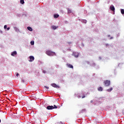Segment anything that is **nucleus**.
Returning <instances> with one entry per match:
<instances>
[{
  "instance_id": "39448f33",
  "label": "nucleus",
  "mask_w": 124,
  "mask_h": 124,
  "mask_svg": "<svg viewBox=\"0 0 124 124\" xmlns=\"http://www.w3.org/2000/svg\"><path fill=\"white\" fill-rule=\"evenodd\" d=\"M51 86L52 87H53L54 88H60V86L57 84H56V83H52L51 84Z\"/></svg>"
},
{
  "instance_id": "a878e982",
  "label": "nucleus",
  "mask_w": 124,
  "mask_h": 124,
  "mask_svg": "<svg viewBox=\"0 0 124 124\" xmlns=\"http://www.w3.org/2000/svg\"><path fill=\"white\" fill-rule=\"evenodd\" d=\"M22 82L24 83V82H25V80H22Z\"/></svg>"
},
{
  "instance_id": "aec40b11",
  "label": "nucleus",
  "mask_w": 124,
  "mask_h": 124,
  "mask_svg": "<svg viewBox=\"0 0 124 124\" xmlns=\"http://www.w3.org/2000/svg\"><path fill=\"white\" fill-rule=\"evenodd\" d=\"M6 28H7V26L4 25V29H6Z\"/></svg>"
},
{
  "instance_id": "412c9836",
  "label": "nucleus",
  "mask_w": 124,
  "mask_h": 124,
  "mask_svg": "<svg viewBox=\"0 0 124 124\" xmlns=\"http://www.w3.org/2000/svg\"><path fill=\"white\" fill-rule=\"evenodd\" d=\"M85 97H86V96L85 95H84L82 97V98H85Z\"/></svg>"
},
{
  "instance_id": "bb28decb",
  "label": "nucleus",
  "mask_w": 124,
  "mask_h": 124,
  "mask_svg": "<svg viewBox=\"0 0 124 124\" xmlns=\"http://www.w3.org/2000/svg\"><path fill=\"white\" fill-rule=\"evenodd\" d=\"M0 123H1V120H0Z\"/></svg>"
},
{
  "instance_id": "423d86ee",
  "label": "nucleus",
  "mask_w": 124,
  "mask_h": 124,
  "mask_svg": "<svg viewBox=\"0 0 124 124\" xmlns=\"http://www.w3.org/2000/svg\"><path fill=\"white\" fill-rule=\"evenodd\" d=\"M73 56H74V57L75 58H78V56H79V54H78V53H76V52H74L73 53Z\"/></svg>"
},
{
  "instance_id": "0eeeda50",
  "label": "nucleus",
  "mask_w": 124,
  "mask_h": 124,
  "mask_svg": "<svg viewBox=\"0 0 124 124\" xmlns=\"http://www.w3.org/2000/svg\"><path fill=\"white\" fill-rule=\"evenodd\" d=\"M17 55V52L14 51L13 52H12L11 53V56H12L13 57H15V55Z\"/></svg>"
},
{
  "instance_id": "4468645a",
  "label": "nucleus",
  "mask_w": 124,
  "mask_h": 124,
  "mask_svg": "<svg viewBox=\"0 0 124 124\" xmlns=\"http://www.w3.org/2000/svg\"><path fill=\"white\" fill-rule=\"evenodd\" d=\"M52 29H53V30H57V26H52L51 27Z\"/></svg>"
},
{
  "instance_id": "c85d7f7f",
  "label": "nucleus",
  "mask_w": 124,
  "mask_h": 124,
  "mask_svg": "<svg viewBox=\"0 0 124 124\" xmlns=\"http://www.w3.org/2000/svg\"><path fill=\"white\" fill-rule=\"evenodd\" d=\"M69 12H71V11H69Z\"/></svg>"
},
{
  "instance_id": "4be33fe9",
  "label": "nucleus",
  "mask_w": 124,
  "mask_h": 124,
  "mask_svg": "<svg viewBox=\"0 0 124 124\" xmlns=\"http://www.w3.org/2000/svg\"><path fill=\"white\" fill-rule=\"evenodd\" d=\"M9 30H10V28L8 27V28H7V31H9Z\"/></svg>"
},
{
  "instance_id": "9d476101",
  "label": "nucleus",
  "mask_w": 124,
  "mask_h": 124,
  "mask_svg": "<svg viewBox=\"0 0 124 124\" xmlns=\"http://www.w3.org/2000/svg\"><path fill=\"white\" fill-rule=\"evenodd\" d=\"M98 91L102 92V91H103V88L102 87H100L98 88Z\"/></svg>"
},
{
  "instance_id": "6e6552de",
  "label": "nucleus",
  "mask_w": 124,
  "mask_h": 124,
  "mask_svg": "<svg viewBox=\"0 0 124 124\" xmlns=\"http://www.w3.org/2000/svg\"><path fill=\"white\" fill-rule=\"evenodd\" d=\"M110 10H111V11H115V7H114V6H111L109 7Z\"/></svg>"
},
{
  "instance_id": "7ed1b4c3",
  "label": "nucleus",
  "mask_w": 124,
  "mask_h": 124,
  "mask_svg": "<svg viewBox=\"0 0 124 124\" xmlns=\"http://www.w3.org/2000/svg\"><path fill=\"white\" fill-rule=\"evenodd\" d=\"M29 62H33V61H34V57L32 56H31L29 57Z\"/></svg>"
},
{
  "instance_id": "20e7f679",
  "label": "nucleus",
  "mask_w": 124,
  "mask_h": 124,
  "mask_svg": "<svg viewBox=\"0 0 124 124\" xmlns=\"http://www.w3.org/2000/svg\"><path fill=\"white\" fill-rule=\"evenodd\" d=\"M54 108V106H49L46 107V109L47 110H53Z\"/></svg>"
},
{
  "instance_id": "ddd939ff",
  "label": "nucleus",
  "mask_w": 124,
  "mask_h": 124,
  "mask_svg": "<svg viewBox=\"0 0 124 124\" xmlns=\"http://www.w3.org/2000/svg\"><path fill=\"white\" fill-rule=\"evenodd\" d=\"M59 16H60V15H59L58 14H55L54 15V17L55 18H59Z\"/></svg>"
},
{
  "instance_id": "393cba45",
  "label": "nucleus",
  "mask_w": 124,
  "mask_h": 124,
  "mask_svg": "<svg viewBox=\"0 0 124 124\" xmlns=\"http://www.w3.org/2000/svg\"><path fill=\"white\" fill-rule=\"evenodd\" d=\"M43 72L44 73H46V71H44Z\"/></svg>"
},
{
  "instance_id": "f8f14e48",
  "label": "nucleus",
  "mask_w": 124,
  "mask_h": 124,
  "mask_svg": "<svg viewBox=\"0 0 124 124\" xmlns=\"http://www.w3.org/2000/svg\"><path fill=\"white\" fill-rule=\"evenodd\" d=\"M27 29L30 31H32V29L31 27H27Z\"/></svg>"
},
{
  "instance_id": "f03ea898",
  "label": "nucleus",
  "mask_w": 124,
  "mask_h": 124,
  "mask_svg": "<svg viewBox=\"0 0 124 124\" xmlns=\"http://www.w3.org/2000/svg\"><path fill=\"white\" fill-rule=\"evenodd\" d=\"M110 83L111 82L110 81V80H107L104 81V84H105V87H109Z\"/></svg>"
},
{
  "instance_id": "5701e85b",
  "label": "nucleus",
  "mask_w": 124,
  "mask_h": 124,
  "mask_svg": "<svg viewBox=\"0 0 124 124\" xmlns=\"http://www.w3.org/2000/svg\"><path fill=\"white\" fill-rule=\"evenodd\" d=\"M45 87L47 90L49 89V87L45 86Z\"/></svg>"
},
{
  "instance_id": "9b49d317",
  "label": "nucleus",
  "mask_w": 124,
  "mask_h": 124,
  "mask_svg": "<svg viewBox=\"0 0 124 124\" xmlns=\"http://www.w3.org/2000/svg\"><path fill=\"white\" fill-rule=\"evenodd\" d=\"M112 90H113V88H110V89H107V92H108V93H110V92H112Z\"/></svg>"
},
{
  "instance_id": "dca6fc26",
  "label": "nucleus",
  "mask_w": 124,
  "mask_h": 124,
  "mask_svg": "<svg viewBox=\"0 0 124 124\" xmlns=\"http://www.w3.org/2000/svg\"><path fill=\"white\" fill-rule=\"evenodd\" d=\"M31 45H34V41H31Z\"/></svg>"
},
{
  "instance_id": "cd10ccee",
  "label": "nucleus",
  "mask_w": 124,
  "mask_h": 124,
  "mask_svg": "<svg viewBox=\"0 0 124 124\" xmlns=\"http://www.w3.org/2000/svg\"><path fill=\"white\" fill-rule=\"evenodd\" d=\"M91 102H93V101H91Z\"/></svg>"
},
{
  "instance_id": "a211bd4d",
  "label": "nucleus",
  "mask_w": 124,
  "mask_h": 124,
  "mask_svg": "<svg viewBox=\"0 0 124 124\" xmlns=\"http://www.w3.org/2000/svg\"><path fill=\"white\" fill-rule=\"evenodd\" d=\"M57 108H58V107L54 105L53 107V109H57Z\"/></svg>"
},
{
  "instance_id": "6ab92c4d",
  "label": "nucleus",
  "mask_w": 124,
  "mask_h": 124,
  "mask_svg": "<svg viewBox=\"0 0 124 124\" xmlns=\"http://www.w3.org/2000/svg\"><path fill=\"white\" fill-rule=\"evenodd\" d=\"M83 23H84L85 24H86V23H87V20L84 19L83 20Z\"/></svg>"
},
{
  "instance_id": "b1692460",
  "label": "nucleus",
  "mask_w": 124,
  "mask_h": 124,
  "mask_svg": "<svg viewBox=\"0 0 124 124\" xmlns=\"http://www.w3.org/2000/svg\"><path fill=\"white\" fill-rule=\"evenodd\" d=\"M18 76H19V74L17 73L16 74V76L18 77Z\"/></svg>"
},
{
  "instance_id": "f257e3e1",
  "label": "nucleus",
  "mask_w": 124,
  "mask_h": 124,
  "mask_svg": "<svg viewBox=\"0 0 124 124\" xmlns=\"http://www.w3.org/2000/svg\"><path fill=\"white\" fill-rule=\"evenodd\" d=\"M46 54L47 56H56V53L49 50L46 51Z\"/></svg>"
},
{
  "instance_id": "f3484780",
  "label": "nucleus",
  "mask_w": 124,
  "mask_h": 124,
  "mask_svg": "<svg viewBox=\"0 0 124 124\" xmlns=\"http://www.w3.org/2000/svg\"><path fill=\"white\" fill-rule=\"evenodd\" d=\"M121 13L122 14H124V9H121Z\"/></svg>"
},
{
  "instance_id": "2eb2a0df",
  "label": "nucleus",
  "mask_w": 124,
  "mask_h": 124,
  "mask_svg": "<svg viewBox=\"0 0 124 124\" xmlns=\"http://www.w3.org/2000/svg\"><path fill=\"white\" fill-rule=\"evenodd\" d=\"M20 2L21 4H24V3H25V1H24V0H20Z\"/></svg>"
},
{
  "instance_id": "1a4fd4ad",
  "label": "nucleus",
  "mask_w": 124,
  "mask_h": 124,
  "mask_svg": "<svg viewBox=\"0 0 124 124\" xmlns=\"http://www.w3.org/2000/svg\"><path fill=\"white\" fill-rule=\"evenodd\" d=\"M67 66H68L69 68H72V69H73V65L68 63L67 64Z\"/></svg>"
}]
</instances>
